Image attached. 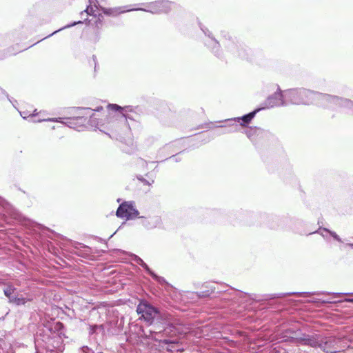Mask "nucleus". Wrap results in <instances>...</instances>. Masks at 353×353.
Instances as JSON below:
<instances>
[{"label": "nucleus", "mask_w": 353, "mask_h": 353, "mask_svg": "<svg viewBox=\"0 0 353 353\" xmlns=\"http://www.w3.org/2000/svg\"><path fill=\"white\" fill-rule=\"evenodd\" d=\"M283 97L287 105L289 103L296 105H309L314 103L316 105L331 109H337L340 107H344L349 108L353 110V102L348 99L314 92L305 89L286 90L283 92Z\"/></svg>", "instance_id": "f257e3e1"}, {"label": "nucleus", "mask_w": 353, "mask_h": 353, "mask_svg": "<svg viewBox=\"0 0 353 353\" xmlns=\"http://www.w3.org/2000/svg\"><path fill=\"white\" fill-rule=\"evenodd\" d=\"M97 112H102V118L97 121V125L105 130L114 131L119 128L120 122L127 121L126 113L132 111L130 106L121 107L117 104H108L106 108L98 107Z\"/></svg>", "instance_id": "f03ea898"}, {"label": "nucleus", "mask_w": 353, "mask_h": 353, "mask_svg": "<svg viewBox=\"0 0 353 353\" xmlns=\"http://www.w3.org/2000/svg\"><path fill=\"white\" fill-rule=\"evenodd\" d=\"M137 311L150 324L152 323L154 319L158 314L157 309L146 302H141L137 307Z\"/></svg>", "instance_id": "7ed1b4c3"}, {"label": "nucleus", "mask_w": 353, "mask_h": 353, "mask_svg": "<svg viewBox=\"0 0 353 353\" xmlns=\"http://www.w3.org/2000/svg\"><path fill=\"white\" fill-rule=\"evenodd\" d=\"M139 212L132 202H125L121 204L117 210V216L127 219H132L138 216Z\"/></svg>", "instance_id": "20e7f679"}, {"label": "nucleus", "mask_w": 353, "mask_h": 353, "mask_svg": "<svg viewBox=\"0 0 353 353\" xmlns=\"http://www.w3.org/2000/svg\"><path fill=\"white\" fill-rule=\"evenodd\" d=\"M172 6L173 4L168 1H155L149 5L148 10H145L152 13L159 14L168 12Z\"/></svg>", "instance_id": "39448f33"}, {"label": "nucleus", "mask_w": 353, "mask_h": 353, "mask_svg": "<svg viewBox=\"0 0 353 353\" xmlns=\"http://www.w3.org/2000/svg\"><path fill=\"white\" fill-rule=\"evenodd\" d=\"M287 105L285 102L283 93L276 92L272 97H268L265 101V108H270L274 106Z\"/></svg>", "instance_id": "423d86ee"}, {"label": "nucleus", "mask_w": 353, "mask_h": 353, "mask_svg": "<svg viewBox=\"0 0 353 353\" xmlns=\"http://www.w3.org/2000/svg\"><path fill=\"white\" fill-rule=\"evenodd\" d=\"M137 262L138 264L141 265L142 267H143L147 271H148V272L153 276L154 279H155L157 281H159V283H163L164 282V279L161 277H159L158 276H157L155 274H154L153 272H152L149 268L148 267V265L143 262V261L140 259V258H137L136 259Z\"/></svg>", "instance_id": "0eeeda50"}, {"label": "nucleus", "mask_w": 353, "mask_h": 353, "mask_svg": "<svg viewBox=\"0 0 353 353\" xmlns=\"http://www.w3.org/2000/svg\"><path fill=\"white\" fill-rule=\"evenodd\" d=\"M30 300V299H27L23 296H14L12 298H10L9 302L17 305H24L26 302H28Z\"/></svg>", "instance_id": "6e6552de"}, {"label": "nucleus", "mask_w": 353, "mask_h": 353, "mask_svg": "<svg viewBox=\"0 0 353 353\" xmlns=\"http://www.w3.org/2000/svg\"><path fill=\"white\" fill-rule=\"evenodd\" d=\"M264 108H262V109H263ZM260 110H261V108H259V109H256L254 111L246 114V115H244L243 117H242L241 118H238L239 120L241 119L243 122L245 123H248L250 122L255 116L256 113L257 112H259Z\"/></svg>", "instance_id": "1a4fd4ad"}, {"label": "nucleus", "mask_w": 353, "mask_h": 353, "mask_svg": "<svg viewBox=\"0 0 353 353\" xmlns=\"http://www.w3.org/2000/svg\"><path fill=\"white\" fill-rule=\"evenodd\" d=\"M14 288L12 286H8L4 290V294L9 299V301L10 300V298H12L14 296H12V294L14 291Z\"/></svg>", "instance_id": "9d476101"}, {"label": "nucleus", "mask_w": 353, "mask_h": 353, "mask_svg": "<svg viewBox=\"0 0 353 353\" xmlns=\"http://www.w3.org/2000/svg\"><path fill=\"white\" fill-rule=\"evenodd\" d=\"M94 2V0H90V5L88 6L86 10H85L88 14H92L94 12V7L97 8V6L94 4L92 6V3Z\"/></svg>", "instance_id": "9b49d317"}, {"label": "nucleus", "mask_w": 353, "mask_h": 353, "mask_svg": "<svg viewBox=\"0 0 353 353\" xmlns=\"http://www.w3.org/2000/svg\"><path fill=\"white\" fill-rule=\"evenodd\" d=\"M20 114L21 116L23 118V119H27L28 117H35L36 115L38 114L37 112V110H34L33 113L32 114H28L26 112H20Z\"/></svg>", "instance_id": "f8f14e48"}, {"label": "nucleus", "mask_w": 353, "mask_h": 353, "mask_svg": "<svg viewBox=\"0 0 353 353\" xmlns=\"http://www.w3.org/2000/svg\"><path fill=\"white\" fill-rule=\"evenodd\" d=\"M323 230L325 231L326 232H329L332 235V236L334 238L336 241L341 242V239L334 232H331L327 229H323Z\"/></svg>", "instance_id": "ddd939ff"}, {"label": "nucleus", "mask_w": 353, "mask_h": 353, "mask_svg": "<svg viewBox=\"0 0 353 353\" xmlns=\"http://www.w3.org/2000/svg\"><path fill=\"white\" fill-rule=\"evenodd\" d=\"M58 120L57 119H46V118H42L37 120H32V122H41V121H57Z\"/></svg>", "instance_id": "4468645a"}, {"label": "nucleus", "mask_w": 353, "mask_h": 353, "mask_svg": "<svg viewBox=\"0 0 353 353\" xmlns=\"http://www.w3.org/2000/svg\"><path fill=\"white\" fill-rule=\"evenodd\" d=\"M81 23V21H77V22H74L72 24L68 25V26H66L63 27V28H61V29H59V30H58L54 31V32L52 34H51L50 35H52V34H54L57 33V32H59V31H60V30H63V29L68 28H70V27H72V26H74V25H76V24Z\"/></svg>", "instance_id": "2eb2a0df"}, {"label": "nucleus", "mask_w": 353, "mask_h": 353, "mask_svg": "<svg viewBox=\"0 0 353 353\" xmlns=\"http://www.w3.org/2000/svg\"><path fill=\"white\" fill-rule=\"evenodd\" d=\"M345 301H347V302H350V303H353V299H345Z\"/></svg>", "instance_id": "dca6fc26"}, {"label": "nucleus", "mask_w": 353, "mask_h": 353, "mask_svg": "<svg viewBox=\"0 0 353 353\" xmlns=\"http://www.w3.org/2000/svg\"><path fill=\"white\" fill-rule=\"evenodd\" d=\"M164 342H165V343H171L170 341H167V340H165V341H164Z\"/></svg>", "instance_id": "f3484780"}, {"label": "nucleus", "mask_w": 353, "mask_h": 353, "mask_svg": "<svg viewBox=\"0 0 353 353\" xmlns=\"http://www.w3.org/2000/svg\"><path fill=\"white\" fill-rule=\"evenodd\" d=\"M94 119V116L92 117V120L93 121Z\"/></svg>", "instance_id": "a211bd4d"}]
</instances>
